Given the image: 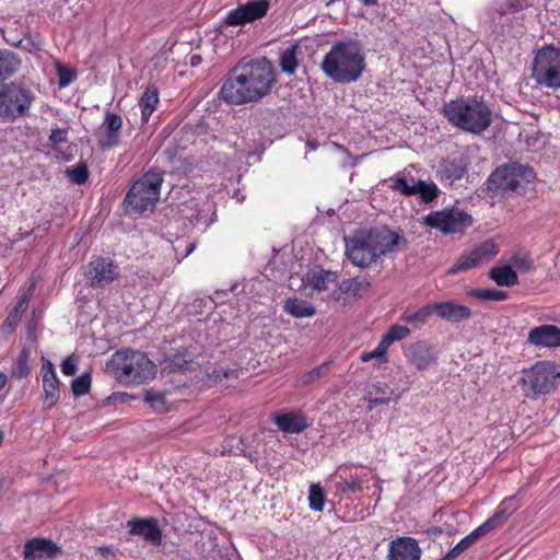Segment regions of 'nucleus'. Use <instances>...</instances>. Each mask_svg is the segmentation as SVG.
Masks as SVG:
<instances>
[{"label": "nucleus", "mask_w": 560, "mask_h": 560, "mask_svg": "<svg viewBox=\"0 0 560 560\" xmlns=\"http://www.w3.org/2000/svg\"><path fill=\"white\" fill-rule=\"evenodd\" d=\"M298 44H291L283 48L279 55V66L285 74L293 75L299 67L298 54L300 51Z\"/></svg>", "instance_id": "473e14b6"}, {"label": "nucleus", "mask_w": 560, "mask_h": 560, "mask_svg": "<svg viewBox=\"0 0 560 560\" xmlns=\"http://www.w3.org/2000/svg\"><path fill=\"white\" fill-rule=\"evenodd\" d=\"M458 545L462 546L464 551L467 550L470 546H472L469 539L466 538V536L458 541Z\"/></svg>", "instance_id": "052dcab7"}, {"label": "nucleus", "mask_w": 560, "mask_h": 560, "mask_svg": "<svg viewBox=\"0 0 560 560\" xmlns=\"http://www.w3.org/2000/svg\"><path fill=\"white\" fill-rule=\"evenodd\" d=\"M516 497H509L503 499L495 509V512L488 518V521L494 526V528L500 524V522L510 513L517 509Z\"/></svg>", "instance_id": "58836bf2"}, {"label": "nucleus", "mask_w": 560, "mask_h": 560, "mask_svg": "<svg viewBox=\"0 0 560 560\" xmlns=\"http://www.w3.org/2000/svg\"><path fill=\"white\" fill-rule=\"evenodd\" d=\"M423 220L428 226L445 235L463 233L472 224L471 215L455 207L430 212Z\"/></svg>", "instance_id": "f8f14e48"}, {"label": "nucleus", "mask_w": 560, "mask_h": 560, "mask_svg": "<svg viewBox=\"0 0 560 560\" xmlns=\"http://www.w3.org/2000/svg\"><path fill=\"white\" fill-rule=\"evenodd\" d=\"M412 168L413 165H409L408 167H405L402 171L394 174L388 179V187L402 196H415L417 194L416 186L418 185V179H416L412 176Z\"/></svg>", "instance_id": "c85d7f7f"}, {"label": "nucleus", "mask_w": 560, "mask_h": 560, "mask_svg": "<svg viewBox=\"0 0 560 560\" xmlns=\"http://www.w3.org/2000/svg\"><path fill=\"white\" fill-rule=\"evenodd\" d=\"M410 335V329L406 326L395 324L389 327L388 331L382 337L383 343L388 348L396 341H401Z\"/></svg>", "instance_id": "37998d69"}, {"label": "nucleus", "mask_w": 560, "mask_h": 560, "mask_svg": "<svg viewBox=\"0 0 560 560\" xmlns=\"http://www.w3.org/2000/svg\"><path fill=\"white\" fill-rule=\"evenodd\" d=\"M283 310L294 318L312 317L316 314V308L313 304L296 296L288 298L284 301Z\"/></svg>", "instance_id": "2f4dec72"}, {"label": "nucleus", "mask_w": 560, "mask_h": 560, "mask_svg": "<svg viewBox=\"0 0 560 560\" xmlns=\"http://www.w3.org/2000/svg\"><path fill=\"white\" fill-rule=\"evenodd\" d=\"M60 553V548L49 539L33 538L24 545L23 556L25 560L52 559Z\"/></svg>", "instance_id": "bb28decb"}, {"label": "nucleus", "mask_w": 560, "mask_h": 560, "mask_svg": "<svg viewBox=\"0 0 560 560\" xmlns=\"http://www.w3.org/2000/svg\"><path fill=\"white\" fill-rule=\"evenodd\" d=\"M366 7H374L377 4V0H360Z\"/></svg>", "instance_id": "69168bd1"}, {"label": "nucleus", "mask_w": 560, "mask_h": 560, "mask_svg": "<svg viewBox=\"0 0 560 560\" xmlns=\"http://www.w3.org/2000/svg\"><path fill=\"white\" fill-rule=\"evenodd\" d=\"M469 295L471 298H475L480 301H504L509 298V294L506 291L499 290V289H472L469 292Z\"/></svg>", "instance_id": "a19ab883"}, {"label": "nucleus", "mask_w": 560, "mask_h": 560, "mask_svg": "<svg viewBox=\"0 0 560 560\" xmlns=\"http://www.w3.org/2000/svg\"><path fill=\"white\" fill-rule=\"evenodd\" d=\"M126 526L130 535L141 536L154 546L162 544V530L154 517H133L127 522Z\"/></svg>", "instance_id": "aec40b11"}, {"label": "nucleus", "mask_w": 560, "mask_h": 560, "mask_svg": "<svg viewBox=\"0 0 560 560\" xmlns=\"http://www.w3.org/2000/svg\"><path fill=\"white\" fill-rule=\"evenodd\" d=\"M212 377L214 381H221L222 378L237 377L236 370L219 368L212 371Z\"/></svg>", "instance_id": "13d9d810"}, {"label": "nucleus", "mask_w": 560, "mask_h": 560, "mask_svg": "<svg viewBox=\"0 0 560 560\" xmlns=\"http://www.w3.org/2000/svg\"><path fill=\"white\" fill-rule=\"evenodd\" d=\"M435 314L434 302L423 306H408L400 315V320L412 326L413 328H422L430 317Z\"/></svg>", "instance_id": "c756f323"}, {"label": "nucleus", "mask_w": 560, "mask_h": 560, "mask_svg": "<svg viewBox=\"0 0 560 560\" xmlns=\"http://www.w3.org/2000/svg\"><path fill=\"white\" fill-rule=\"evenodd\" d=\"M533 79L540 86L560 88V48L545 46L540 48L533 62Z\"/></svg>", "instance_id": "9d476101"}, {"label": "nucleus", "mask_w": 560, "mask_h": 560, "mask_svg": "<svg viewBox=\"0 0 560 560\" xmlns=\"http://www.w3.org/2000/svg\"><path fill=\"white\" fill-rule=\"evenodd\" d=\"M464 552V549L462 546L458 545V542L448 550L444 557H442L440 560H455L457 557H459Z\"/></svg>", "instance_id": "bf43d9fd"}, {"label": "nucleus", "mask_w": 560, "mask_h": 560, "mask_svg": "<svg viewBox=\"0 0 560 560\" xmlns=\"http://www.w3.org/2000/svg\"><path fill=\"white\" fill-rule=\"evenodd\" d=\"M21 60L10 50H0V79L5 80L12 77L20 68Z\"/></svg>", "instance_id": "e433bc0d"}, {"label": "nucleus", "mask_w": 560, "mask_h": 560, "mask_svg": "<svg viewBox=\"0 0 560 560\" xmlns=\"http://www.w3.org/2000/svg\"><path fill=\"white\" fill-rule=\"evenodd\" d=\"M468 166V159L464 155L447 158L440 163L436 170V177L441 182L452 185L467 174Z\"/></svg>", "instance_id": "5701e85b"}, {"label": "nucleus", "mask_w": 560, "mask_h": 560, "mask_svg": "<svg viewBox=\"0 0 560 560\" xmlns=\"http://www.w3.org/2000/svg\"><path fill=\"white\" fill-rule=\"evenodd\" d=\"M162 173L150 170L138 178L126 195L125 202L137 213L153 208L160 199Z\"/></svg>", "instance_id": "6e6552de"}, {"label": "nucleus", "mask_w": 560, "mask_h": 560, "mask_svg": "<svg viewBox=\"0 0 560 560\" xmlns=\"http://www.w3.org/2000/svg\"><path fill=\"white\" fill-rule=\"evenodd\" d=\"M106 366L120 384L126 385L149 383L156 374V365L144 352L129 348L117 350Z\"/></svg>", "instance_id": "39448f33"}, {"label": "nucleus", "mask_w": 560, "mask_h": 560, "mask_svg": "<svg viewBox=\"0 0 560 560\" xmlns=\"http://www.w3.org/2000/svg\"><path fill=\"white\" fill-rule=\"evenodd\" d=\"M276 82L275 68L266 57L235 66L221 86L222 98L241 105L266 96Z\"/></svg>", "instance_id": "f257e3e1"}, {"label": "nucleus", "mask_w": 560, "mask_h": 560, "mask_svg": "<svg viewBox=\"0 0 560 560\" xmlns=\"http://www.w3.org/2000/svg\"><path fill=\"white\" fill-rule=\"evenodd\" d=\"M119 266L109 258L92 259L83 271L86 284L93 289H104L119 277Z\"/></svg>", "instance_id": "ddd939ff"}, {"label": "nucleus", "mask_w": 560, "mask_h": 560, "mask_svg": "<svg viewBox=\"0 0 560 560\" xmlns=\"http://www.w3.org/2000/svg\"><path fill=\"white\" fill-rule=\"evenodd\" d=\"M234 198L237 200V202H243L245 199V196L240 190H236L234 192Z\"/></svg>", "instance_id": "e2e57ef3"}, {"label": "nucleus", "mask_w": 560, "mask_h": 560, "mask_svg": "<svg viewBox=\"0 0 560 560\" xmlns=\"http://www.w3.org/2000/svg\"><path fill=\"white\" fill-rule=\"evenodd\" d=\"M499 253L498 244L492 240H487L470 250L463 253L453 267L448 270V273L455 275L460 271H467L476 267H480L483 264L489 262Z\"/></svg>", "instance_id": "4468645a"}, {"label": "nucleus", "mask_w": 560, "mask_h": 560, "mask_svg": "<svg viewBox=\"0 0 560 560\" xmlns=\"http://www.w3.org/2000/svg\"><path fill=\"white\" fill-rule=\"evenodd\" d=\"M30 355H31V353L27 348H23L20 351V353L16 358V361L12 368V376L18 377V378H23L30 374V372H31Z\"/></svg>", "instance_id": "79ce46f5"}, {"label": "nucleus", "mask_w": 560, "mask_h": 560, "mask_svg": "<svg viewBox=\"0 0 560 560\" xmlns=\"http://www.w3.org/2000/svg\"><path fill=\"white\" fill-rule=\"evenodd\" d=\"M560 380V369L552 361H537L528 369H524L518 384L525 397L536 399L552 392Z\"/></svg>", "instance_id": "0eeeda50"}, {"label": "nucleus", "mask_w": 560, "mask_h": 560, "mask_svg": "<svg viewBox=\"0 0 560 560\" xmlns=\"http://www.w3.org/2000/svg\"><path fill=\"white\" fill-rule=\"evenodd\" d=\"M536 175L527 165L516 162L497 167L487 179L490 192L506 197L523 195L533 189Z\"/></svg>", "instance_id": "423d86ee"}, {"label": "nucleus", "mask_w": 560, "mask_h": 560, "mask_svg": "<svg viewBox=\"0 0 560 560\" xmlns=\"http://www.w3.org/2000/svg\"><path fill=\"white\" fill-rule=\"evenodd\" d=\"M70 81H72V78L68 79V80H65V79H60V82H59V85L60 86H65L67 85Z\"/></svg>", "instance_id": "774afa93"}, {"label": "nucleus", "mask_w": 560, "mask_h": 560, "mask_svg": "<svg viewBox=\"0 0 560 560\" xmlns=\"http://www.w3.org/2000/svg\"><path fill=\"white\" fill-rule=\"evenodd\" d=\"M68 140V129L54 127L51 129L49 141L54 144H61Z\"/></svg>", "instance_id": "4d7b16f0"}, {"label": "nucleus", "mask_w": 560, "mask_h": 560, "mask_svg": "<svg viewBox=\"0 0 560 560\" xmlns=\"http://www.w3.org/2000/svg\"><path fill=\"white\" fill-rule=\"evenodd\" d=\"M498 5L502 7V10L526 15L525 11L533 7V0H502Z\"/></svg>", "instance_id": "8fccbe9b"}, {"label": "nucleus", "mask_w": 560, "mask_h": 560, "mask_svg": "<svg viewBox=\"0 0 560 560\" xmlns=\"http://www.w3.org/2000/svg\"><path fill=\"white\" fill-rule=\"evenodd\" d=\"M8 377L3 372H0V392L5 387Z\"/></svg>", "instance_id": "680f3d73"}, {"label": "nucleus", "mask_w": 560, "mask_h": 560, "mask_svg": "<svg viewBox=\"0 0 560 560\" xmlns=\"http://www.w3.org/2000/svg\"><path fill=\"white\" fill-rule=\"evenodd\" d=\"M215 220V209L210 205L205 208L196 209L195 213L190 217V222L194 228L199 229L201 232H206Z\"/></svg>", "instance_id": "c9c22d12"}, {"label": "nucleus", "mask_w": 560, "mask_h": 560, "mask_svg": "<svg viewBox=\"0 0 560 560\" xmlns=\"http://www.w3.org/2000/svg\"><path fill=\"white\" fill-rule=\"evenodd\" d=\"M302 281L305 289H310L312 293H319L328 290L330 285L337 284L338 273L320 267H314L305 273Z\"/></svg>", "instance_id": "a878e982"}, {"label": "nucleus", "mask_w": 560, "mask_h": 560, "mask_svg": "<svg viewBox=\"0 0 560 560\" xmlns=\"http://www.w3.org/2000/svg\"><path fill=\"white\" fill-rule=\"evenodd\" d=\"M434 310L438 317L450 323L465 322L471 316V310L455 300L434 302Z\"/></svg>", "instance_id": "cd10ccee"}, {"label": "nucleus", "mask_w": 560, "mask_h": 560, "mask_svg": "<svg viewBox=\"0 0 560 560\" xmlns=\"http://www.w3.org/2000/svg\"><path fill=\"white\" fill-rule=\"evenodd\" d=\"M69 178L75 184H84L88 180L89 172L84 163H79L72 168L67 170Z\"/></svg>", "instance_id": "603ef678"}, {"label": "nucleus", "mask_w": 560, "mask_h": 560, "mask_svg": "<svg viewBox=\"0 0 560 560\" xmlns=\"http://www.w3.org/2000/svg\"><path fill=\"white\" fill-rule=\"evenodd\" d=\"M195 247H196V245H195V244H192V243H191V244H189V245L187 246V248H186V253H185L184 257H186V256H188L190 253H192V252H194V249H195Z\"/></svg>", "instance_id": "338daca9"}, {"label": "nucleus", "mask_w": 560, "mask_h": 560, "mask_svg": "<svg viewBox=\"0 0 560 560\" xmlns=\"http://www.w3.org/2000/svg\"><path fill=\"white\" fill-rule=\"evenodd\" d=\"M489 278L500 287H513L518 283L517 273L510 265L493 267L489 271Z\"/></svg>", "instance_id": "f704fd0d"}, {"label": "nucleus", "mask_w": 560, "mask_h": 560, "mask_svg": "<svg viewBox=\"0 0 560 560\" xmlns=\"http://www.w3.org/2000/svg\"><path fill=\"white\" fill-rule=\"evenodd\" d=\"M422 550L412 537H397L389 542L388 560H420Z\"/></svg>", "instance_id": "b1692460"}, {"label": "nucleus", "mask_w": 560, "mask_h": 560, "mask_svg": "<svg viewBox=\"0 0 560 560\" xmlns=\"http://www.w3.org/2000/svg\"><path fill=\"white\" fill-rule=\"evenodd\" d=\"M510 264L513 268L524 272L530 270L533 267V260L527 253H517L513 255L510 258Z\"/></svg>", "instance_id": "3c124183"}, {"label": "nucleus", "mask_w": 560, "mask_h": 560, "mask_svg": "<svg viewBox=\"0 0 560 560\" xmlns=\"http://www.w3.org/2000/svg\"><path fill=\"white\" fill-rule=\"evenodd\" d=\"M327 370H328V363H323V364L314 368L306 374H304L300 381L303 385L312 384L313 382L323 377Z\"/></svg>", "instance_id": "864d4df0"}, {"label": "nucleus", "mask_w": 560, "mask_h": 560, "mask_svg": "<svg viewBox=\"0 0 560 560\" xmlns=\"http://www.w3.org/2000/svg\"><path fill=\"white\" fill-rule=\"evenodd\" d=\"M387 350L388 347L380 340L374 350L362 352L360 359L362 362H369L372 359H376L380 364H385L388 362Z\"/></svg>", "instance_id": "de8ad7c7"}, {"label": "nucleus", "mask_w": 560, "mask_h": 560, "mask_svg": "<svg viewBox=\"0 0 560 560\" xmlns=\"http://www.w3.org/2000/svg\"><path fill=\"white\" fill-rule=\"evenodd\" d=\"M192 357L188 349L183 348L173 355L171 366L174 370H188L194 362Z\"/></svg>", "instance_id": "09e8293b"}, {"label": "nucleus", "mask_w": 560, "mask_h": 560, "mask_svg": "<svg viewBox=\"0 0 560 560\" xmlns=\"http://www.w3.org/2000/svg\"><path fill=\"white\" fill-rule=\"evenodd\" d=\"M27 304V296H23L19 302H18V305H16V308H22L24 307L25 305Z\"/></svg>", "instance_id": "0e129e2a"}, {"label": "nucleus", "mask_w": 560, "mask_h": 560, "mask_svg": "<svg viewBox=\"0 0 560 560\" xmlns=\"http://www.w3.org/2000/svg\"><path fill=\"white\" fill-rule=\"evenodd\" d=\"M269 9L268 0H255L231 10L224 18V23L229 26H240L264 18Z\"/></svg>", "instance_id": "dca6fc26"}, {"label": "nucleus", "mask_w": 560, "mask_h": 560, "mask_svg": "<svg viewBox=\"0 0 560 560\" xmlns=\"http://www.w3.org/2000/svg\"><path fill=\"white\" fill-rule=\"evenodd\" d=\"M310 509L320 512L325 505V493L319 485H311L308 490Z\"/></svg>", "instance_id": "49530a36"}, {"label": "nucleus", "mask_w": 560, "mask_h": 560, "mask_svg": "<svg viewBox=\"0 0 560 560\" xmlns=\"http://www.w3.org/2000/svg\"><path fill=\"white\" fill-rule=\"evenodd\" d=\"M527 343L536 348L556 349L560 347V328L544 324L532 328L527 335Z\"/></svg>", "instance_id": "4be33fe9"}, {"label": "nucleus", "mask_w": 560, "mask_h": 560, "mask_svg": "<svg viewBox=\"0 0 560 560\" xmlns=\"http://www.w3.org/2000/svg\"><path fill=\"white\" fill-rule=\"evenodd\" d=\"M370 288V282L363 277L343 279L336 284L330 298L334 301L346 302L349 298H361Z\"/></svg>", "instance_id": "393cba45"}, {"label": "nucleus", "mask_w": 560, "mask_h": 560, "mask_svg": "<svg viewBox=\"0 0 560 560\" xmlns=\"http://www.w3.org/2000/svg\"><path fill=\"white\" fill-rule=\"evenodd\" d=\"M278 429L284 433H301L310 423L306 416L300 410H280L271 416Z\"/></svg>", "instance_id": "412c9836"}, {"label": "nucleus", "mask_w": 560, "mask_h": 560, "mask_svg": "<svg viewBox=\"0 0 560 560\" xmlns=\"http://www.w3.org/2000/svg\"><path fill=\"white\" fill-rule=\"evenodd\" d=\"M159 91L155 86H148L139 100V107L141 110V119L148 122L151 115L159 104Z\"/></svg>", "instance_id": "72a5a7b5"}, {"label": "nucleus", "mask_w": 560, "mask_h": 560, "mask_svg": "<svg viewBox=\"0 0 560 560\" xmlns=\"http://www.w3.org/2000/svg\"><path fill=\"white\" fill-rule=\"evenodd\" d=\"M516 497H509L503 499L495 509V512L488 518V521L494 526V528L500 524V522L510 513L517 509Z\"/></svg>", "instance_id": "4c0bfd02"}, {"label": "nucleus", "mask_w": 560, "mask_h": 560, "mask_svg": "<svg viewBox=\"0 0 560 560\" xmlns=\"http://www.w3.org/2000/svg\"><path fill=\"white\" fill-rule=\"evenodd\" d=\"M122 118L119 114L107 112L103 122L95 131L96 143L103 151L113 149L119 143Z\"/></svg>", "instance_id": "f3484780"}, {"label": "nucleus", "mask_w": 560, "mask_h": 560, "mask_svg": "<svg viewBox=\"0 0 560 560\" xmlns=\"http://www.w3.org/2000/svg\"><path fill=\"white\" fill-rule=\"evenodd\" d=\"M492 32L495 36H512L517 37L524 34L526 15L512 13L508 10H502V7L494 8L492 13Z\"/></svg>", "instance_id": "2eb2a0df"}, {"label": "nucleus", "mask_w": 560, "mask_h": 560, "mask_svg": "<svg viewBox=\"0 0 560 560\" xmlns=\"http://www.w3.org/2000/svg\"><path fill=\"white\" fill-rule=\"evenodd\" d=\"M493 529L494 526L488 520H486L482 524L469 533L466 538H468L471 545H474L481 536H485Z\"/></svg>", "instance_id": "5fc2aeb1"}, {"label": "nucleus", "mask_w": 560, "mask_h": 560, "mask_svg": "<svg viewBox=\"0 0 560 560\" xmlns=\"http://www.w3.org/2000/svg\"><path fill=\"white\" fill-rule=\"evenodd\" d=\"M34 98L31 90L16 83L0 85V118L14 120L24 116Z\"/></svg>", "instance_id": "9b49d317"}, {"label": "nucleus", "mask_w": 560, "mask_h": 560, "mask_svg": "<svg viewBox=\"0 0 560 560\" xmlns=\"http://www.w3.org/2000/svg\"><path fill=\"white\" fill-rule=\"evenodd\" d=\"M346 255L357 267L366 268L381 256H387L399 250L405 238L386 226L357 232L345 238Z\"/></svg>", "instance_id": "f03ea898"}, {"label": "nucleus", "mask_w": 560, "mask_h": 560, "mask_svg": "<svg viewBox=\"0 0 560 560\" xmlns=\"http://www.w3.org/2000/svg\"><path fill=\"white\" fill-rule=\"evenodd\" d=\"M393 393L394 390L384 382L370 384L366 390L370 408L372 409L378 405H387L392 399Z\"/></svg>", "instance_id": "7c9ffc66"}, {"label": "nucleus", "mask_w": 560, "mask_h": 560, "mask_svg": "<svg viewBox=\"0 0 560 560\" xmlns=\"http://www.w3.org/2000/svg\"><path fill=\"white\" fill-rule=\"evenodd\" d=\"M374 478L376 475L372 468L358 464L341 465L330 475L336 495L362 492L364 485Z\"/></svg>", "instance_id": "1a4fd4ad"}, {"label": "nucleus", "mask_w": 560, "mask_h": 560, "mask_svg": "<svg viewBox=\"0 0 560 560\" xmlns=\"http://www.w3.org/2000/svg\"><path fill=\"white\" fill-rule=\"evenodd\" d=\"M91 374L84 372L71 382V392L74 397H81L89 394L91 389Z\"/></svg>", "instance_id": "c03bdc74"}, {"label": "nucleus", "mask_w": 560, "mask_h": 560, "mask_svg": "<svg viewBox=\"0 0 560 560\" xmlns=\"http://www.w3.org/2000/svg\"><path fill=\"white\" fill-rule=\"evenodd\" d=\"M416 190H417L416 195H418L420 197L421 201L424 203H431L439 197V194H440V189L435 183H433V182L427 183L422 179H418V185L416 186Z\"/></svg>", "instance_id": "ea45409f"}, {"label": "nucleus", "mask_w": 560, "mask_h": 560, "mask_svg": "<svg viewBox=\"0 0 560 560\" xmlns=\"http://www.w3.org/2000/svg\"><path fill=\"white\" fill-rule=\"evenodd\" d=\"M144 401L156 412L163 413L167 410L165 394L153 389L147 390Z\"/></svg>", "instance_id": "a18cd8bd"}, {"label": "nucleus", "mask_w": 560, "mask_h": 560, "mask_svg": "<svg viewBox=\"0 0 560 560\" xmlns=\"http://www.w3.org/2000/svg\"><path fill=\"white\" fill-rule=\"evenodd\" d=\"M443 114L455 127L480 135L492 122V110L487 102L477 96L452 100L444 104Z\"/></svg>", "instance_id": "20e7f679"}, {"label": "nucleus", "mask_w": 560, "mask_h": 560, "mask_svg": "<svg viewBox=\"0 0 560 560\" xmlns=\"http://www.w3.org/2000/svg\"><path fill=\"white\" fill-rule=\"evenodd\" d=\"M408 362L418 371L429 369L438 360L434 347L425 340H419L408 346L406 350Z\"/></svg>", "instance_id": "a211bd4d"}, {"label": "nucleus", "mask_w": 560, "mask_h": 560, "mask_svg": "<svg viewBox=\"0 0 560 560\" xmlns=\"http://www.w3.org/2000/svg\"><path fill=\"white\" fill-rule=\"evenodd\" d=\"M63 375L72 376L78 370V358L74 354L68 355L60 365Z\"/></svg>", "instance_id": "6e6d98bb"}, {"label": "nucleus", "mask_w": 560, "mask_h": 560, "mask_svg": "<svg viewBox=\"0 0 560 560\" xmlns=\"http://www.w3.org/2000/svg\"><path fill=\"white\" fill-rule=\"evenodd\" d=\"M40 374L43 376L44 404L47 409H51L57 405L60 398V382L57 377L54 364L43 359Z\"/></svg>", "instance_id": "6ab92c4d"}, {"label": "nucleus", "mask_w": 560, "mask_h": 560, "mask_svg": "<svg viewBox=\"0 0 560 560\" xmlns=\"http://www.w3.org/2000/svg\"><path fill=\"white\" fill-rule=\"evenodd\" d=\"M320 67L334 82L351 83L358 81L365 70V56L358 40H339L331 45Z\"/></svg>", "instance_id": "7ed1b4c3"}]
</instances>
